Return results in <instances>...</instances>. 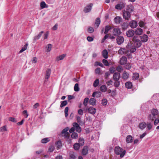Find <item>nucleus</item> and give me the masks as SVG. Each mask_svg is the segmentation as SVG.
Segmentation results:
<instances>
[{
	"label": "nucleus",
	"mask_w": 159,
	"mask_h": 159,
	"mask_svg": "<svg viewBox=\"0 0 159 159\" xmlns=\"http://www.w3.org/2000/svg\"><path fill=\"white\" fill-rule=\"evenodd\" d=\"M129 74L125 71L122 75V78L124 80H127L129 77Z\"/></svg>",
	"instance_id": "6ab92c4d"
},
{
	"label": "nucleus",
	"mask_w": 159,
	"mask_h": 159,
	"mask_svg": "<svg viewBox=\"0 0 159 159\" xmlns=\"http://www.w3.org/2000/svg\"><path fill=\"white\" fill-rule=\"evenodd\" d=\"M157 117H158L154 116V115H152L151 114L148 115V118L149 120L151 121H153L155 119H156Z\"/></svg>",
	"instance_id": "412c9836"
},
{
	"label": "nucleus",
	"mask_w": 159,
	"mask_h": 159,
	"mask_svg": "<svg viewBox=\"0 0 159 159\" xmlns=\"http://www.w3.org/2000/svg\"><path fill=\"white\" fill-rule=\"evenodd\" d=\"M123 17L125 20H129L131 16V14L128 11H124L123 12Z\"/></svg>",
	"instance_id": "423d86ee"
},
{
	"label": "nucleus",
	"mask_w": 159,
	"mask_h": 159,
	"mask_svg": "<svg viewBox=\"0 0 159 159\" xmlns=\"http://www.w3.org/2000/svg\"><path fill=\"white\" fill-rule=\"evenodd\" d=\"M100 90L102 92H105L107 91V88L106 85H103L100 87Z\"/></svg>",
	"instance_id": "2f4dec72"
},
{
	"label": "nucleus",
	"mask_w": 159,
	"mask_h": 159,
	"mask_svg": "<svg viewBox=\"0 0 159 159\" xmlns=\"http://www.w3.org/2000/svg\"><path fill=\"white\" fill-rule=\"evenodd\" d=\"M73 126L75 129L76 131L78 133H80L81 131V128L80 127L79 124L76 123L74 122L73 124Z\"/></svg>",
	"instance_id": "0eeeda50"
},
{
	"label": "nucleus",
	"mask_w": 159,
	"mask_h": 159,
	"mask_svg": "<svg viewBox=\"0 0 159 159\" xmlns=\"http://www.w3.org/2000/svg\"><path fill=\"white\" fill-rule=\"evenodd\" d=\"M93 4L90 3L87 5L84 8L83 11L85 13L89 12L91 11Z\"/></svg>",
	"instance_id": "7ed1b4c3"
},
{
	"label": "nucleus",
	"mask_w": 159,
	"mask_h": 159,
	"mask_svg": "<svg viewBox=\"0 0 159 159\" xmlns=\"http://www.w3.org/2000/svg\"><path fill=\"white\" fill-rule=\"evenodd\" d=\"M140 37L141 41L143 42H145L148 41V37L146 34H144L140 36Z\"/></svg>",
	"instance_id": "a211bd4d"
},
{
	"label": "nucleus",
	"mask_w": 159,
	"mask_h": 159,
	"mask_svg": "<svg viewBox=\"0 0 159 159\" xmlns=\"http://www.w3.org/2000/svg\"><path fill=\"white\" fill-rule=\"evenodd\" d=\"M51 73V70L50 69H48L46 70L45 73V76L44 82H46L48 80V79L49 78Z\"/></svg>",
	"instance_id": "20e7f679"
},
{
	"label": "nucleus",
	"mask_w": 159,
	"mask_h": 159,
	"mask_svg": "<svg viewBox=\"0 0 159 159\" xmlns=\"http://www.w3.org/2000/svg\"><path fill=\"white\" fill-rule=\"evenodd\" d=\"M100 23V20L99 18H97L96 20L95 24L97 25V27H98Z\"/></svg>",
	"instance_id": "c03bdc74"
},
{
	"label": "nucleus",
	"mask_w": 159,
	"mask_h": 159,
	"mask_svg": "<svg viewBox=\"0 0 159 159\" xmlns=\"http://www.w3.org/2000/svg\"><path fill=\"white\" fill-rule=\"evenodd\" d=\"M134 7L132 5H129L127 6L126 11L129 12H131L133 11Z\"/></svg>",
	"instance_id": "393cba45"
},
{
	"label": "nucleus",
	"mask_w": 159,
	"mask_h": 159,
	"mask_svg": "<svg viewBox=\"0 0 159 159\" xmlns=\"http://www.w3.org/2000/svg\"><path fill=\"white\" fill-rule=\"evenodd\" d=\"M146 126L148 130H150L152 129L153 127V125L151 123L148 122L146 123Z\"/></svg>",
	"instance_id": "7c9ffc66"
},
{
	"label": "nucleus",
	"mask_w": 159,
	"mask_h": 159,
	"mask_svg": "<svg viewBox=\"0 0 159 159\" xmlns=\"http://www.w3.org/2000/svg\"><path fill=\"white\" fill-rule=\"evenodd\" d=\"M129 25L131 28L134 29L137 27L138 23L136 21L132 20L129 22Z\"/></svg>",
	"instance_id": "6e6552de"
},
{
	"label": "nucleus",
	"mask_w": 159,
	"mask_h": 159,
	"mask_svg": "<svg viewBox=\"0 0 159 159\" xmlns=\"http://www.w3.org/2000/svg\"><path fill=\"white\" fill-rule=\"evenodd\" d=\"M7 126L4 125L0 128V131L1 132L7 131Z\"/></svg>",
	"instance_id": "a18cd8bd"
},
{
	"label": "nucleus",
	"mask_w": 159,
	"mask_h": 159,
	"mask_svg": "<svg viewBox=\"0 0 159 159\" xmlns=\"http://www.w3.org/2000/svg\"><path fill=\"white\" fill-rule=\"evenodd\" d=\"M79 143L80 146H82L84 145V140L82 138H80L79 139Z\"/></svg>",
	"instance_id": "cd10ccee"
},
{
	"label": "nucleus",
	"mask_w": 159,
	"mask_h": 159,
	"mask_svg": "<svg viewBox=\"0 0 159 159\" xmlns=\"http://www.w3.org/2000/svg\"><path fill=\"white\" fill-rule=\"evenodd\" d=\"M66 54H63L57 57L56 59V60L57 61L63 60L64 58L66 56Z\"/></svg>",
	"instance_id": "4be33fe9"
},
{
	"label": "nucleus",
	"mask_w": 159,
	"mask_h": 159,
	"mask_svg": "<svg viewBox=\"0 0 159 159\" xmlns=\"http://www.w3.org/2000/svg\"><path fill=\"white\" fill-rule=\"evenodd\" d=\"M139 25L141 27H143L145 25V23L143 21H141L139 23Z\"/></svg>",
	"instance_id": "338daca9"
},
{
	"label": "nucleus",
	"mask_w": 159,
	"mask_h": 159,
	"mask_svg": "<svg viewBox=\"0 0 159 159\" xmlns=\"http://www.w3.org/2000/svg\"><path fill=\"white\" fill-rule=\"evenodd\" d=\"M80 146L79 143H76L74 145V148L76 150H78L79 149Z\"/></svg>",
	"instance_id": "c9c22d12"
},
{
	"label": "nucleus",
	"mask_w": 159,
	"mask_h": 159,
	"mask_svg": "<svg viewBox=\"0 0 159 159\" xmlns=\"http://www.w3.org/2000/svg\"><path fill=\"white\" fill-rule=\"evenodd\" d=\"M102 56L105 59H107L108 57V52L105 49L102 51Z\"/></svg>",
	"instance_id": "c756f323"
},
{
	"label": "nucleus",
	"mask_w": 159,
	"mask_h": 159,
	"mask_svg": "<svg viewBox=\"0 0 159 159\" xmlns=\"http://www.w3.org/2000/svg\"><path fill=\"white\" fill-rule=\"evenodd\" d=\"M78 134L76 132H73L71 135V137L72 139H76L78 138Z\"/></svg>",
	"instance_id": "79ce46f5"
},
{
	"label": "nucleus",
	"mask_w": 159,
	"mask_h": 159,
	"mask_svg": "<svg viewBox=\"0 0 159 159\" xmlns=\"http://www.w3.org/2000/svg\"><path fill=\"white\" fill-rule=\"evenodd\" d=\"M102 62L105 66H108L109 65V63L106 60L103 59L102 60Z\"/></svg>",
	"instance_id": "bf43d9fd"
},
{
	"label": "nucleus",
	"mask_w": 159,
	"mask_h": 159,
	"mask_svg": "<svg viewBox=\"0 0 159 159\" xmlns=\"http://www.w3.org/2000/svg\"><path fill=\"white\" fill-rule=\"evenodd\" d=\"M134 31L133 30H129L127 31L126 32L127 36L129 37H131L134 36Z\"/></svg>",
	"instance_id": "1a4fd4ad"
},
{
	"label": "nucleus",
	"mask_w": 159,
	"mask_h": 159,
	"mask_svg": "<svg viewBox=\"0 0 159 159\" xmlns=\"http://www.w3.org/2000/svg\"><path fill=\"white\" fill-rule=\"evenodd\" d=\"M125 87L129 89H130L132 87V84L130 82H128L125 84Z\"/></svg>",
	"instance_id": "a878e982"
},
{
	"label": "nucleus",
	"mask_w": 159,
	"mask_h": 159,
	"mask_svg": "<svg viewBox=\"0 0 159 159\" xmlns=\"http://www.w3.org/2000/svg\"><path fill=\"white\" fill-rule=\"evenodd\" d=\"M54 149L55 148L53 146H51L49 147L48 149V151L49 152H52L54 151Z\"/></svg>",
	"instance_id": "e2e57ef3"
},
{
	"label": "nucleus",
	"mask_w": 159,
	"mask_h": 159,
	"mask_svg": "<svg viewBox=\"0 0 159 159\" xmlns=\"http://www.w3.org/2000/svg\"><path fill=\"white\" fill-rule=\"evenodd\" d=\"M48 34L49 32L48 31L45 32L42 36V39H43L44 40L47 39L48 37Z\"/></svg>",
	"instance_id": "4c0bfd02"
},
{
	"label": "nucleus",
	"mask_w": 159,
	"mask_h": 159,
	"mask_svg": "<svg viewBox=\"0 0 159 159\" xmlns=\"http://www.w3.org/2000/svg\"><path fill=\"white\" fill-rule=\"evenodd\" d=\"M146 123L145 122H142L139 124V127L141 129L143 130L146 127Z\"/></svg>",
	"instance_id": "bb28decb"
},
{
	"label": "nucleus",
	"mask_w": 159,
	"mask_h": 159,
	"mask_svg": "<svg viewBox=\"0 0 159 159\" xmlns=\"http://www.w3.org/2000/svg\"><path fill=\"white\" fill-rule=\"evenodd\" d=\"M40 38V33H39L37 36H35L33 39V43L35 42L37 40Z\"/></svg>",
	"instance_id": "3c124183"
},
{
	"label": "nucleus",
	"mask_w": 159,
	"mask_h": 159,
	"mask_svg": "<svg viewBox=\"0 0 159 159\" xmlns=\"http://www.w3.org/2000/svg\"><path fill=\"white\" fill-rule=\"evenodd\" d=\"M69 129V128L68 127H66L64 129H63L61 132V133L62 134H64L68 132L67 131Z\"/></svg>",
	"instance_id": "864d4df0"
},
{
	"label": "nucleus",
	"mask_w": 159,
	"mask_h": 159,
	"mask_svg": "<svg viewBox=\"0 0 159 159\" xmlns=\"http://www.w3.org/2000/svg\"><path fill=\"white\" fill-rule=\"evenodd\" d=\"M109 71L111 74H112L114 73L115 72L116 69L114 67H112L110 68Z\"/></svg>",
	"instance_id": "13d9d810"
},
{
	"label": "nucleus",
	"mask_w": 159,
	"mask_h": 159,
	"mask_svg": "<svg viewBox=\"0 0 159 159\" xmlns=\"http://www.w3.org/2000/svg\"><path fill=\"white\" fill-rule=\"evenodd\" d=\"M99 83V80L98 79H96L93 82V86L94 87H97Z\"/></svg>",
	"instance_id": "e433bc0d"
},
{
	"label": "nucleus",
	"mask_w": 159,
	"mask_h": 159,
	"mask_svg": "<svg viewBox=\"0 0 159 159\" xmlns=\"http://www.w3.org/2000/svg\"><path fill=\"white\" fill-rule=\"evenodd\" d=\"M52 46L51 44H48L46 47V51L48 52L50 51L52 48Z\"/></svg>",
	"instance_id": "473e14b6"
},
{
	"label": "nucleus",
	"mask_w": 159,
	"mask_h": 159,
	"mask_svg": "<svg viewBox=\"0 0 159 159\" xmlns=\"http://www.w3.org/2000/svg\"><path fill=\"white\" fill-rule=\"evenodd\" d=\"M151 114L157 117H159V112L156 109L153 108L151 111Z\"/></svg>",
	"instance_id": "ddd939ff"
},
{
	"label": "nucleus",
	"mask_w": 159,
	"mask_h": 159,
	"mask_svg": "<svg viewBox=\"0 0 159 159\" xmlns=\"http://www.w3.org/2000/svg\"><path fill=\"white\" fill-rule=\"evenodd\" d=\"M89 100V99L88 98H84L83 102V104L85 106H87Z\"/></svg>",
	"instance_id": "603ef678"
},
{
	"label": "nucleus",
	"mask_w": 159,
	"mask_h": 159,
	"mask_svg": "<svg viewBox=\"0 0 159 159\" xmlns=\"http://www.w3.org/2000/svg\"><path fill=\"white\" fill-rule=\"evenodd\" d=\"M108 36L109 35L107 34H106V35L101 40V43H103L105 41V40L108 38Z\"/></svg>",
	"instance_id": "69168bd1"
},
{
	"label": "nucleus",
	"mask_w": 159,
	"mask_h": 159,
	"mask_svg": "<svg viewBox=\"0 0 159 159\" xmlns=\"http://www.w3.org/2000/svg\"><path fill=\"white\" fill-rule=\"evenodd\" d=\"M37 58L36 57H34L32 58V59L31 60L30 62L31 64H34L36 63L37 62Z\"/></svg>",
	"instance_id": "09e8293b"
},
{
	"label": "nucleus",
	"mask_w": 159,
	"mask_h": 159,
	"mask_svg": "<svg viewBox=\"0 0 159 159\" xmlns=\"http://www.w3.org/2000/svg\"><path fill=\"white\" fill-rule=\"evenodd\" d=\"M121 26L123 29L125 30L127 28L128 26V24L127 22H124L122 24Z\"/></svg>",
	"instance_id": "72a5a7b5"
},
{
	"label": "nucleus",
	"mask_w": 159,
	"mask_h": 159,
	"mask_svg": "<svg viewBox=\"0 0 159 159\" xmlns=\"http://www.w3.org/2000/svg\"><path fill=\"white\" fill-rule=\"evenodd\" d=\"M114 151L116 154L117 155H120V157L121 158L123 157L126 153L125 150L123 151V149L119 146L115 147Z\"/></svg>",
	"instance_id": "f03ea898"
},
{
	"label": "nucleus",
	"mask_w": 159,
	"mask_h": 159,
	"mask_svg": "<svg viewBox=\"0 0 159 159\" xmlns=\"http://www.w3.org/2000/svg\"><path fill=\"white\" fill-rule=\"evenodd\" d=\"M114 20L116 24H119L121 21V18L119 16H116Z\"/></svg>",
	"instance_id": "b1692460"
},
{
	"label": "nucleus",
	"mask_w": 159,
	"mask_h": 159,
	"mask_svg": "<svg viewBox=\"0 0 159 159\" xmlns=\"http://www.w3.org/2000/svg\"><path fill=\"white\" fill-rule=\"evenodd\" d=\"M28 45V43H26L24 45V47H23L20 50L19 52V53H22L25 50L27 49V47Z\"/></svg>",
	"instance_id": "58836bf2"
},
{
	"label": "nucleus",
	"mask_w": 159,
	"mask_h": 159,
	"mask_svg": "<svg viewBox=\"0 0 159 159\" xmlns=\"http://www.w3.org/2000/svg\"><path fill=\"white\" fill-rule=\"evenodd\" d=\"M68 110H69V107H67L65 108V110H64L65 116L66 117H67L68 115Z\"/></svg>",
	"instance_id": "5fc2aeb1"
},
{
	"label": "nucleus",
	"mask_w": 159,
	"mask_h": 159,
	"mask_svg": "<svg viewBox=\"0 0 159 159\" xmlns=\"http://www.w3.org/2000/svg\"><path fill=\"white\" fill-rule=\"evenodd\" d=\"M107 100L106 99H104L102 100V104L103 105H106L107 103Z\"/></svg>",
	"instance_id": "680f3d73"
},
{
	"label": "nucleus",
	"mask_w": 159,
	"mask_h": 159,
	"mask_svg": "<svg viewBox=\"0 0 159 159\" xmlns=\"http://www.w3.org/2000/svg\"><path fill=\"white\" fill-rule=\"evenodd\" d=\"M96 101V99L92 98L89 99V102L90 105L92 106L95 105Z\"/></svg>",
	"instance_id": "aec40b11"
},
{
	"label": "nucleus",
	"mask_w": 159,
	"mask_h": 159,
	"mask_svg": "<svg viewBox=\"0 0 159 159\" xmlns=\"http://www.w3.org/2000/svg\"><path fill=\"white\" fill-rule=\"evenodd\" d=\"M116 70L119 72H120L123 70L122 67L121 66H119L116 68Z\"/></svg>",
	"instance_id": "774afa93"
},
{
	"label": "nucleus",
	"mask_w": 159,
	"mask_h": 159,
	"mask_svg": "<svg viewBox=\"0 0 159 159\" xmlns=\"http://www.w3.org/2000/svg\"><path fill=\"white\" fill-rule=\"evenodd\" d=\"M96 112V109L93 107H89L88 109V112L89 113L94 115V114Z\"/></svg>",
	"instance_id": "f8f14e48"
},
{
	"label": "nucleus",
	"mask_w": 159,
	"mask_h": 159,
	"mask_svg": "<svg viewBox=\"0 0 159 159\" xmlns=\"http://www.w3.org/2000/svg\"><path fill=\"white\" fill-rule=\"evenodd\" d=\"M132 137L131 135H128L126 138V141L127 143H131L132 142Z\"/></svg>",
	"instance_id": "c85d7f7f"
},
{
	"label": "nucleus",
	"mask_w": 159,
	"mask_h": 159,
	"mask_svg": "<svg viewBox=\"0 0 159 159\" xmlns=\"http://www.w3.org/2000/svg\"><path fill=\"white\" fill-rule=\"evenodd\" d=\"M40 7L43 9L44 8L48 7V6L46 4L45 2H42L40 3Z\"/></svg>",
	"instance_id": "f704fd0d"
},
{
	"label": "nucleus",
	"mask_w": 159,
	"mask_h": 159,
	"mask_svg": "<svg viewBox=\"0 0 159 159\" xmlns=\"http://www.w3.org/2000/svg\"><path fill=\"white\" fill-rule=\"evenodd\" d=\"M57 147V150H59L60 149L62 146V144L60 141H58L55 143Z\"/></svg>",
	"instance_id": "5701e85b"
},
{
	"label": "nucleus",
	"mask_w": 159,
	"mask_h": 159,
	"mask_svg": "<svg viewBox=\"0 0 159 159\" xmlns=\"http://www.w3.org/2000/svg\"><path fill=\"white\" fill-rule=\"evenodd\" d=\"M120 78V74L118 72L114 73L113 76V80L115 81H118Z\"/></svg>",
	"instance_id": "9b49d317"
},
{
	"label": "nucleus",
	"mask_w": 159,
	"mask_h": 159,
	"mask_svg": "<svg viewBox=\"0 0 159 159\" xmlns=\"http://www.w3.org/2000/svg\"><path fill=\"white\" fill-rule=\"evenodd\" d=\"M67 102L66 100L61 101L60 105V107H62L64 106H65L67 104Z\"/></svg>",
	"instance_id": "8fccbe9b"
},
{
	"label": "nucleus",
	"mask_w": 159,
	"mask_h": 159,
	"mask_svg": "<svg viewBox=\"0 0 159 159\" xmlns=\"http://www.w3.org/2000/svg\"><path fill=\"white\" fill-rule=\"evenodd\" d=\"M125 66L126 69L129 70L131 68V65H130V64L126 63Z\"/></svg>",
	"instance_id": "052dcab7"
},
{
	"label": "nucleus",
	"mask_w": 159,
	"mask_h": 159,
	"mask_svg": "<svg viewBox=\"0 0 159 159\" xmlns=\"http://www.w3.org/2000/svg\"><path fill=\"white\" fill-rule=\"evenodd\" d=\"M50 140V139L48 138H44L41 140V142L43 143H46Z\"/></svg>",
	"instance_id": "37998d69"
},
{
	"label": "nucleus",
	"mask_w": 159,
	"mask_h": 159,
	"mask_svg": "<svg viewBox=\"0 0 159 159\" xmlns=\"http://www.w3.org/2000/svg\"><path fill=\"white\" fill-rule=\"evenodd\" d=\"M127 51L124 48H121L118 51V53L120 54H125L127 53Z\"/></svg>",
	"instance_id": "2eb2a0df"
},
{
	"label": "nucleus",
	"mask_w": 159,
	"mask_h": 159,
	"mask_svg": "<svg viewBox=\"0 0 159 159\" xmlns=\"http://www.w3.org/2000/svg\"><path fill=\"white\" fill-rule=\"evenodd\" d=\"M113 35L115 36L120 35L121 32L119 28H114L113 30Z\"/></svg>",
	"instance_id": "39448f33"
},
{
	"label": "nucleus",
	"mask_w": 159,
	"mask_h": 159,
	"mask_svg": "<svg viewBox=\"0 0 159 159\" xmlns=\"http://www.w3.org/2000/svg\"><path fill=\"white\" fill-rule=\"evenodd\" d=\"M94 31V29L92 27H89L88 29V31L89 33H92Z\"/></svg>",
	"instance_id": "0e129e2a"
},
{
	"label": "nucleus",
	"mask_w": 159,
	"mask_h": 159,
	"mask_svg": "<svg viewBox=\"0 0 159 159\" xmlns=\"http://www.w3.org/2000/svg\"><path fill=\"white\" fill-rule=\"evenodd\" d=\"M123 5L121 4H117L115 7V8L116 9L121 10L123 8Z\"/></svg>",
	"instance_id": "49530a36"
},
{
	"label": "nucleus",
	"mask_w": 159,
	"mask_h": 159,
	"mask_svg": "<svg viewBox=\"0 0 159 159\" xmlns=\"http://www.w3.org/2000/svg\"><path fill=\"white\" fill-rule=\"evenodd\" d=\"M131 41L129 42L127 45L126 48L129 49L131 52L133 53L136 51V48H139L141 45V41L138 39L137 36H134L132 38Z\"/></svg>",
	"instance_id": "f257e3e1"
},
{
	"label": "nucleus",
	"mask_w": 159,
	"mask_h": 159,
	"mask_svg": "<svg viewBox=\"0 0 159 159\" xmlns=\"http://www.w3.org/2000/svg\"><path fill=\"white\" fill-rule=\"evenodd\" d=\"M75 156L74 152H70V159H75Z\"/></svg>",
	"instance_id": "ea45409f"
},
{
	"label": "nucleus",
	"mask_w": 159,
	"mask_h": 159,
	"mask_svg": "<svg viewBox=\"0 0 159 159\" xmlns=\"http://www.w3.org/2000/svg\"><path fill=\"white\" fill-rule=\"evenodd\" d=\"M116 40L117 44L120 45L121 44L124 42V39L122 36H118L117 37Z\"/></svg>",
	"instance_id": "9d476101"
},
{
	"label": "nucleus",
	"mask_w": 159,
	"mask_h": 159,
	"mask_svg": "<svg viewBox=\"0 0 159 159\" xmlns=\"http://www.w3.org/2000/svg\"><path fill=\"white\" fill-rule=\"evenodd\" d=\"M143 30L140 28H138L136 29L134 33L137 35H140L142 34Z\"/></svg>",
	"instance_id": "4468645a"
},
{
	"label": "nucleus",
	"mask_w": 159,
	"mask_h": 159,
	"mask_svg": "<svg viewBox=\"0 0 159 159\" xmlns=\"http://www.w3.org/2000/svg\"><path fill=\"white\" fill-rule=\"evenodd\" d=\"M127 61V58L125 57H122L120 60V63L121 65H124L126 63Z\"/></svg>",
	"instance_id": "dca6fc26"
},
{
	"label": "nucleus",
	"mask_w": 159,
	"mask_h": 159,
	"mask_svg": "<svg viewBox=\"0 0 159 159\" xmlns=\"http://www.w3.org/2000/svg\"><path fill=\"white\" fill-rule=\"evenodd\" d=\"M159 123V117L154 119V125H157Z\"/></svg>",
	"instance_id": "6e6d98bb"
},
{
	"label": "nucleus",
	"mask_w": 159,
	"mask_h": 159,
	"mask_svg": "<svg viewBox=\"0 0 159 159\" xmlns=\"http://www.w3.org/2000/svg\"><path fill=\"white\" fill-rule=\"evenodd\" d=\"M88 147L87 146H84L82 151V154L84 155H86L88 153Z\"/></svg>",
	"instance_id": "f3484780"
},
{
	"label": "nucleus",
	"mask_w": 159,
	"mask_h": 159,
	"mask_svg": "<svg viewBox=\"0 0 159 159\" xmlns=\"http://www.w3.org/2000/svg\"><path fill=\"white\" fill-rule=\"evenodd\" d=\"M111 27L109 26V25H107L105 27V31H104V33L105 34H107L108 31H109V30L111 29Z\"/></svg>",
	"instance_id": "de8ad7c7"
},
{
	"label": "nucleus",
	"mask_w": 159,
	"mask_h": 159,
	"mask_svg": "<svg viewBox=\"0 0 159 159\" xmlns=\"http://www.w3.org/2000/svg\"><path fill=\"white\" fill-rule=\"evenodd\" d=\"M9 121L13 122L14 123H16L17 122L15 118L12 117H10L8 119Z\"/></svg>",
	"instance_id": "4d7b16f0"
},
{
	"label": "nucleus",
	"mask_w": 159,
	"mask_h": 159,
	"mask_svg": "<svg viewBox=\"0 0 159 159\" xmlns=\"http://www.w3.org/2000/svg\"><path fill=\"white\" fill-rule=\"evenodd\" d=\"M74 90L75 91L78 92L80 90V88L79 87V84L78 83H76L74 87Z\"/></svg>",
	"instance_id": "a19ab883"
}]
</instances>
